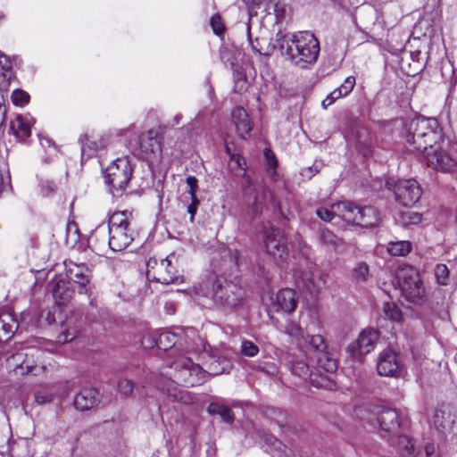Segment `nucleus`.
<instances>
[{
	"mask_svg": "<svg viewBox=\"0 0 457 457\" xmlns=\"http://www.w3.org/2000/svg\"><path fill=\"white\" fill-rule=\"evenodd\" d=\"M41 191L45 195H48L53 193L55 189V185L53 181L50 180H43L40 183Z\"/></svg>",
	"mask_w": 457,
	"mask_h": 457,
	"instance_id": "obj_56",
	"label": "nucleus"
},
{
	"mask_svg": "<svg viewBox=\"0 0 457 457\" xmlns=\"http://www.w3.org/2000/svg\"><path fill=\"white\" fill-rule=\"evenodd\" d=\"M412 249V245L410 241H392L388 243L387 251L394 256H405Z\"/></svg>",
	"mask_w": 457,
	"mask_h": 457,
	"instance_id": "obj_34",
	"label": "nucleus"
},
{
	"mask_svg": "<svg viewBox=\"0 0 457 457\" xmlns=\"http://www.w3.org/2000/svg\"><path fill=\"white\" fill-rule=\"evenodd\" d=\"M435 276L440 285L445 286L449 280V270L445 264H437L435 268Z\"/></svg>",
	"mask_w": 457,
	"mask_h": 457,
	"instance_id": "obj_41",
	"label": "nucleus"
},
{
	"mask_svg": "<svg viewBox=\"0 0 457 457\" xmlns=\"http://www.w3.org/2000/svg\"><path fill=\"white\" fill-rule=\"evenodd\" d=\"M263 245L267 254L272 257L277 265L287 262L289 251L284 231L279 228L270 227L262 235Z\"/></svg>",
	"mask_w": 457,
	"mask_h": 457,
	"instance_id": "obj_10",
	"label": "nucleus"
},
{
	"mask_svg": "<svg viewBox=\"0 0 457 457\" xmlns=\"http://www.w3.org/2000/svg\"><path fill=\"white\" fill-rule=\"evenodd\" d=\"M176 261L177 258L174 253L160 261L155 258H150L146 262L147 278L165 285L182 282V277L178 274L174 265Z\"/></svg>",
	"mask_w": 457,
	"mask_h": 457,
	"instance_id": "obj_9",
	"label": "nucleus"
},
{
	"mask_svg": "<svg viewBox=\"0 0 457 457\" xmlns=\"http://www.w3.org/2000/svg\"><path fill=\"white\" fill-rule=\"evenodd\" d=\"M5 118H6V112H2V109H0V129L4 124Z\"/></svg>",
	"mask_w": 457,
	"mask_h": 457,
	"instance_id": "obj_62",
	"label": "nucleus"
},
{
	"mask_svg": "<svg viewBox=\"0 0 457 457\" xmlns=\"http://www.w3.org/2000/svg\"><path fill=\"white\" fill-rule=\"evenodd\" d=\"M396 441L392 440V445H395L398 452L403 457H417V451L414 444L407 436H396Z\"/></svg>",
	"mask_w": 457,
	"mask_h": 457,
	"instance_id": "obj_31",
	"label": "nucleus"
},
{
	"mask_svg": "<svg viewBox=\"0 0 457 457\" xmlns=\"http://www.w3.org/2000/svg\"><path fill=\"white\" fill-rule=\"evenodd\" d=\"M90 270L83 263L72 264L68 269V277L71 281L79 285V292L80 294L87 293V285L90 280Z\"/></svg>",
	"mask_w": 457,
	"mask_h": 457,
	"instance_id": "obj_24",
	"label": "nucleus"
},
{
	"mask_svg": "<svg viewBox=\"0 0 457 457\" xmlns=\"http://www.w3.org/2000/svg\"><path fill=\"white\" fill-rule=\"evenodd\" d=\"M263 445L262 447L266 452L270 453L272 457L287 456L291 452L287 445L280 440L270 434H263L262 436Z\"/></svg>",
	"mask_w": 457,
	"mask_h": 457,
	"instance_id": "obj_28",
	"label": "nucleus"
},
{
	"mask_svg": "<svg viewBox=\"0 0 457 457\" xmlns=\"http://www.w3.org/2000/svg\"><path fill=\"white\" fill-rule=\"evenodd\" d=\"M220 59L223 62L228 63L231 68L235 66L234 59L231 57V51L228 47H224L220 53Z\"/></svg>",
	"mask_w": 457,
	"mask_h": 457,
	"instance_id": "obj_53",
	"label": "nucleus"
},
{
	"mask_svg": "<svg viewBox=\"0 0 457 457\" xmlns=\"http://www.w3.org/2000/svg\"><path fill=\"white\" fill-rule=\"evenodd\" d=\"M342 93L337 89H334L327 97L322 101L321 105L324 109L331 105L336 100L343 97Z\"/></svg>",
	"mask_w": 457,
	"mask_h": 457,
	"instance_id": "obj_50",
	"label": "nucleus"
},
{
	"mask_svg": "<svg viewBox=\"0 0 457 457\" xmlns=\"http://www.w3.org/2000/svg\"><path fill=\"white\" fill-rule=\"evenodd\" d=\"M18 328V322L10 311L0 310V341L6 340Z\"/></svg>",
	"mask_w": 457,
	"mask_h": 457,
	"instance_id": "obj_29",
	"label": "nucleus"
},
{
	"mask_svg": "<svg viewBox=\"0 0 457 457\" xmlns=\"http://www.w3.org/2000/svg\"><path fill=\"white\" fill-rule=\"evenodd\" d=\"M264 157H265L268 167L270 169L275 170L278 166V161H277V158H276L274 153L271 150L266 148L264 150Z\"/></svg>",
	"mask_w": 457,
	"mask_h": 457,
	"instance_id": "obj_51",
	"label": "nucleus"
},
{
	"mask_svg": "<svg viewBox=\"0 0 457 457\" xmlns=\"http://www.w3.org/2000/svg\"><path fill=\"white\" fill-rule=\"evenodd\" d=\"M182 120V115L181 114H176L174 117H173V122H172V126H175V125H178L180 123Z\"/></svg>",
	"mask_w": 457,
	"mask_h": 457,
	"instance_id": "obj_61",
	"label": "nucleus"
},
{
	"mask_svg": "<svg viewBox=\"0 0 457 457\" xmlns=\"http://www.w3.org/2000/svg\"><path fill=\"white\" fill-rule=\"evenodd\" d=\"M185 347L187 353H197L205 348L204 340L196 334L194 328H188L185 333Z\"/></svg>",
	"mask_w": 457,
	"mask_h": 457,
	"instance_id": "obj_32",
	"label": "nucleus"
},
{
	"mask_svg": "<svg viewBox=\"0 0 457 457\" xmlns=\"http://www.w3.org/2000/svg\"><path fill=\"white\" fill-rule=\"evenodd\" d=\"M178 338L179 336L176 333L164 331L159 335L156 345L160 349L167 351L176 345Z\"/></svg>",
	"mask_w": 457,
	"mask_h": 457,
	"instance_id": "obj_37",
	"label": "nucleus"
},
{
	"mask_svg": "<svg viewBox=\"0 0 457 457\" xmlns=\"http://www.w3.org/2000/svg\"><path fill=\"white\" fill-rule=\"evenodd\" d=\"M294 276L296 285L311 295L318 294L326 283L321 274L315 275L311 271H295Z\"/></svg>",
	"mask_w": 457,
	"mask_h": 457,
	"instance_id": "obj_21",
	"label": "nucleus"
},
{
	"mask_svg": "<svg viewBox=\"0 0 457 457\" xmlns=\"http://www.w3.org/2000/svg\"><path fill=\"white\" fill-rule=\"evenodd\" d=\"M240 352L244 356L254 357L259 353V347L253 342L243 339L241 341Z\"/></svg>",
	"mask_w": 457,
	"mask_h": 457,
	"instance_id": "obj_40",
	"label": "nucleus"
},
{
	"mask_svg": "<svg viewBox=\"0 0 457 457\" xmlns=\"http://www.w3.org/2000/svg\"><path fill=\"white\" fill-rule=\"evenodd\" d=\"M139 148L142 158L149 162H156L162 159V145L156 132L149 130L142 134L139 139Z\"/></svg>",
	"mask_w": 457,
	"mask_h": 457,
	"instance_id": "obj_18",
	"label": "nucleus"
},
{
	"mask_svg": "<svg viewBox=\"0 0 457 457\" xmlns=\"http://www.w3.org/2000/svg\"><path fill=\"white\" fill-rule=\"evenodd\" d=\"M319 240L328 252L339 253L344 252L346 248L345 242L328 228L320 230Z\"/></svg>",
	"mask_w": 457,
	"mask_h": 457,
	"instance_id": "obj_26",
	"label": "nucleus"
},
{
	"mask_svg": "<svg viewBox=\"0 0 457 457\" xmlns=\"http://www.w3.org/2000/svg\"><path fill=\"white\" fill-rule=\"evenodd\" d=\"M232 121L236 126L237 132L241 137H245L252 129V121L245 109L236 107L232 112Z\"/></svg>",
	"mask_w": 457,
	"mask_h": 457,
	"instance_id": "obj_30",
	"label": "nucleus"
},
{
	"mask_svg": "<svg viewBox=\"0 0 457 457\" xmlns=\"http://www.w3.org/2000/svg\"><path fill=\"white\" fill-rule=\"evenodd\" d=\"M427 7L437 11L441 8V0H428Z\"/></svg>",
	"mask_w": 457,
	"mask_h": 457,
	"instance_id": "obj_59",
	"label": "nucleus"
},
{
	"mask_svg": "<svg viewBox=\"0 0 457 457\" xmlns=\"http://www.w3.org/2000/svg\"><path fill=\"white\" fill-rule=\"evenodd\" d=\"M210 285H212V289L204 293L207 297L229 308L236 307L239 303L242 298V290L237 284L227 281L223 278H211L204 283V287L207 288Z\"/></svg>",
	"mask_w": 457,
	"mask_h": 457,
	"instance_id": "obj_7",
	"label": "nucleus"
},
{
	"mask_svg": "<svg viewBox=\"0 0 457 457\" xmlns=\"http://www.w3.org/2000/svg\"><path fill=\"white\" fill-rule=\"evenodd\" d=\"M386 186L388 188L393 187L396 201L406 207L416 204L422 195L420 186L412 179H400L396 182L389 179L386 182Z\"/></svg>",
	"mask_w": 457,
	"mask_h": 457,
	"instance_id": "obj_12",
	"label": "nucleus"
},
{
	"mask_svg": "<svg viewBox=\"0 0 457 457\" xmlns=\"http://www.w3.org/2000/svg\"><path fill=\"white\" fill-rule=\"evenodd\" d=\"M381 436L387 440H393L399 434L400 422L395 410L385 408L378 417Z\"/></svg>",
	"mask_w": 457,
	"mask_h": 457,
	"instance_id": "obj_17",
	"label": "nucleus"
},
{
	"mask_svg": "<svg viewBox=\"0 0 457 457\" xmlns=\"http://www.w3.org/2000/svg\"><path fill=\"white\" fill-rule=\"evenodd\" d=\"M453 423V416L448 409H437L430 421L431 427L441 436L451 433Z\"/></svg>",
	"mask_w": 457,
	"mask_h": 457,
	"instance_id": "obj_23",
	"label": "nucleus"
},
{
	"mask_svg": "<svg viewBox=\"0 0 457 457\" xmlns=\"http://www.w3.org/2000/svg\"><path fill=\"white\" fill-rule=\"evenodd\" d=\"M133 169L128 157L117 158L104 170V181L112 195L121 194L132 177Z\"/></svg>",
	"mask_w": 457,
	"mask_h": 457,
	"instance_id": "obj_8",
	"label": "nucleus"
},
{
	"mask_svg": "<svg viewBox=\"0 0 457 457\" xmlns=\"http://www.w3.org/2000/svg\"><path fill=\"white\" fill-rule=\"evenodd\" d=\"M420 52H417V53L412 52V53H411V55L412 60H413V61H417V62H419V61H420V60H419V55H420Z\"/></svg>",
	"mask_w": 457,
	"mask_h": 457,
	"instance_id": "obj_63",
	"label": "nucleus"
},
{
	"mask_svg": "<svg viewBox=\"0 0 457 457\" xmlns=\"http://www.w3.org/2000/svg\"><path fill=\"white\" fill-rule=\"evenodd\" d=\"M77 336V331L75 329H67L61 333L58 337V341L61 343H66L72 341Z\"/></svg>",
	"mask_w": 457,
	"mask_h": 457,
	"instance_id": "obj_52",
	"label": "nucleus"
},
{
	"mask_svg": "<svg viewBox=\"0 0 457 457\" xmlns=\"http://www.w3.org/2000/svg\"><path fill=\"white\" fill-rule=\"evenodd\" d=\"M66 287V282L63 280H59L55 283V285L53 287L52 292L53 295L55 299L60 298L61 300H65L69 297V293H66V295H63V293L62 290Z\"/></svg>",
	"mask_w": 457,
	"mask_h": 457,
	"instance_id": "obj_47",
	"label": "nucleus"
},
{
	"mask_svg": "<svg viewBox=\"0 0 457 457\" xmlns=\"http://www.w3.org/2000/svg\"><path fill=\"white\" fill-rule=\"evenodd\" d=\"M421 220L420 213L410 210L400 212L396 218V221L404 227L417 225L421 222Z\"/></svg>",
	"mask_w": 457,
	"mask_h": 457,
	"instance_id": "obj_38",
	"label": "nucleus"
},
{
	"mask_svg": "<svg viewBox=\"0 0 457 457\" xmlns=\"http://www.w3.org/2000/svg\"><path fill=\"white\" fill-rule=\"evenodd\" d=\"M118 388L122 395H129L132 393L134 385L133 382L129 379L120 378L118 382Z\"/></svg>",
	"mask_w": 457,
	"mask_h": 457,
	"instance_id": "obj_48",
	"label": "nucleus"
},
{
	"mask_svg": "<svg viewBox=\"0 0 457 457\" xmlns=\"http://www.w3.org/2000/svg\"><path fill=\"white\" fill-rule=\"evenodd\" d=\"M427 165L436 171L453 174L457 172V162L441 145L423 154Z\"/></svg>",
	"mask_w": 457,
	"mask_h": 457,
	"instance_id": "obj_13",
	"label": "nucleus"
},
{
	"mask_svg": "<svg viewBox=\"0 0 457 457\" xmlns=\"http://www.w3.org/2000/svg\"><path fill=\"white\" fill-rule=\"evenodd\" d=\"M207 411L211 414H217L220 418L228 422L231 423L234 420V415L230 408L218 403H212L208 405Z\"/></svg>",
	"mask_w": 457,
	"mask_h": 457,
	"instance_id": "obj_36",
	"label": "nucleus"
},
{
	"mask_svg": "<svg viewBox=\"0 0 457 457\" xmlns=\"http://www.w3.org/2000/svg\"><path fill=\"white\" fill-rule=\"evenodd\" d=\"M132 216L125 211L113 212L108 220V246L113 252L126 249L133 241Z\"/></svg>",
	"mask_w": 457,
	"mask_h": 457,
	"instance_id": "obj_5",
	"label": "nucleus"
},
{
	"mask_svg": "<svg viewBox=\"0 0 457 457\" xmlns=\"http://www.w3.org/2000/svg\"><path fill=\"white\" fill-rule=\"evenodd\" d=\"M369 275V267L365 262H360L353 270V276L358 280H367Z\"/></svg>",
	"mask_w": 457,
	"mask_h": 457,
	"instance_id": "obj_46",
	"label": "nucleus"
},
{
	"mask_svg": "<svg viewBox=\"0 0 457 457\" xmlns=\"http://www.w3.org/2000/svg\"><path fill=\"white\" fill-rule=\"evenodd\" d=\"M98 393L95 388H83L74 397V406L80 411H87L98 403Z\"/></svg>",
	"mask_w": 457,
	"mask_h": 457,
	"instance_id": "obj_27",
	"label": "nucleus"
},
{
	"mask_svg": "<svg viewBox=\"0 0 457 457\" xmlns=\"http://www.w3.org/2000/svg\"><path fill=\"white\" fill-rule=\"evenodd\" d=\"M379 337L380 333L378 329L365 328L360 333L358 338L348 345L347 350L353 358H360L375 349Z\"/></svg>",
	"mask_w": 457,
	"mask_h": 457,
	"instance_id": "obj_14",
	"label": "nucleus"
},
{
	"mask_svg": "<svg viewBox=\"0 0 457 457\" xmlns=\"http://www.w3.org/2000/svg\"><path fill=\"white\" fill-rule=\"evenodd\" d=\"M211 27L217 36H220L223 34L225 26L222 22L221 17L219 14H214L211 17Z\"/></svg>",
	"mask_w": 457,
	"mask_h": 457,
	"instance_id": "obj_44",
	"label": "nucleus"
},
{
	"mask_svg": "<svg viewBox=\"0 0 457 457\" xmlns=\"http://www.w3.org/2000/svg\"><path fill=\"white\" fill-rule=\"evenodd\" d=\"M278 329L288 336L291 342L295 345L297 349L303 353L309 360H314L319 368L325 371L332 373L337 368L336 359L330 358L326 352L327 345L320 335L310 336L295 321L287 320L285 324L278 325Z\"/></svg>",
	"mask_w": 457,
	"mask_h": 457,
	"instance_id": "obj_3",
	"label": "nucleus"
},
{
	"mask_svg": "<svg viewBox=\"0 0 457 457\" xmlns=\"http://www.w3.org/2000/svg\"><path fill=\"white\" fill-rule=\"evenodd\" d=\"M205 368L195 363L192 357L180 354L172 361L168 368L173 370L174 379H167L158 384V388L172 402L189 404L193 403V396L187 390L179 387L195 386L205 380L206 375L212 376L228 373L232 368L231 361L222 355H210L204 362Z\"/></svg>",
	"mask_w": 457,
	"mask_h": 457,
	"instance_id": "obj_1",
	"label": "nucleus"
},
{
	"mask_svg": "<svg viewBox=\"0 0 457 457\" xmlns=\"http://www.w3.org/2000/svg\"><path fill=\"white\" fill-rule=\"evenodd\" d=\"M403 296L409 302L419 303L425 297V288L420 272L411 265H401L395 272Z\"/></svg>",
	"mask_w": 457,
	"mask_h": 457,
	"instance_id": "obj_6",
	"label": "nucleus"
},
{
	"mask_svg": "<svg viewBox=\"0 0 457 457\" xmlns=\"http://www.w3.org/2000/svg\"><path fill=\"white\" fill-rule=\"evenodd\" d=\"M305 171H306V172H310V174L308 175V176H309V178H311V177L313 175V174L312 173V167H309Z\"/></svg>",
	"mask_w": 457,
	"mask_h": 457,
	"instance_id": "obj_64",
	"label": "nucleus"
},
{
	"mask_svg": "<svg viewBox=\"0 0 457 457\" xmlns=\"http://www.w3.org/2000/svg\"><path fill=\"white\" fill-rule=\"evenodd\" d=\"M356 140L358 145L363 148H369L371 145V138L367 129H361L356 133Z\"/></svg>",
	"mask_w": 457,
	"mask_h": 457,
	"instance_id": "obj_42",
	"label": "nucleus"
},
{
	"mask_svg": "<svg viewBox=\"0 0 457 457\" xmlns=\"http://www.w3.org/2000/svg\"><path fill=\"white\" fill-rule=\"evenodd\" d=\"M298 304L297 293L291 288H283L270 297V307L275 312H293Z\"/></svg>",
	"mask_w": 457,
	"mask_h": 457,
	"instance_id": "obj_19",
	"label": "nucleus"
},
{
	"mask_svg": "<svg viewBox=\"0 0 457 457\" xmlns=\"http://www.w3.org/2000/svg\"><path fill=\"white\" fill-rule=\"evenodd\" d=\"M347 202H340L332 204L329 208L320 207L317 209L316 213L318 217L324 221H331L335 217H338L343 220L344 211L340 209V212L337 207L342 204H345Z\"/></svg>",
	"mask_w": 457,
	"mask_h": 457,
	"instance_id": "obj_33",
	"label": "nucleus"
},
{
	"mask_svg": "<svg viewBox=\"0 0 457 457\" xmlns=\"http://www.w3.org/2000/svg\"><path fill=\"white\" fill-rule=\"evenodd\" d=\"M340 208L345 212L343 220L347 223L368 228L376 226L380 220L379 212L373 206L359 207L347 202V204L337 207L339 212Z\"/></svg>",
	"mask_w": 457,
	"mask_h": 457,
	"instance_id": "obj_11",
	"label": "nucleus"
},
{
	"mask_svg": "<svg viewBox=\"0 0 457 457\" xmlns=\"http://www.w3.org/2000/svg\"><path fill=\"white\" fill-rule=\"evenodd\" d=\"M383 312L385 315L393 321H399L402 319V312L395 303H385Z\"/></svg>",
	"mask_w": 457,
	"mask_h": 457,
	"instance_id": "obj_39",
	"label": "nucleus"
},
{
	"mask_svg": "<svg viewBox=\"0 0 457 457\" xmlns=\"http://www.w3.org/2000/svg\"><path fill=\"white\" fill-rule=\"evenodd\" d=\"M312 363L304 361H297L292 363L291 371L295 376L303 379H310L311 384L318 388L331 389L333 387L332 381L327 377H323L312 371V368L314 363L313 360H311Z\"/></svg>",
	"mask_w": 457,
	"mask_h": 457,
	"instance_id": "obj_15",
	"label": "nucleus"
},
{
	"mask_svg": "<svg viewBox=\"0 0 457 457\" xmlns=\"http://www.w3.org/2000/svg\"><path fill=\"white\" fill-rule=\"evenodd\" d=\"M444 133L435 118H417L410 121L407 127L406 141L422 154L444 143Z\"/></svg>",
	"mask_w": 457,
	"mask_h": 457,
	"instance_id": "obj_4",
	"label": "nucleus"
},
{
	"mask_svg": "<svg viewBox=\"0 0 457 457\" xmlns=\"http://www.w3.org/2000/svg\"><path fill=\"white\" fill-rule=\"evenodd\" d=\"M276 46L281 54L293 65L301 69H309L314 65L320 54V43L309 31L276 35Z\"/></svg>",
	"mask_w": 457,
	"mask_h": 457,
	"instance_id": "obj_2",
	"label": "nucleus"
},
{
	"mask_svg": "<svg viewBox=\"0 0 457 457\" xmlns=\"http://www.w3.org/2000/svg\"><path fill=\"white\" fill-rule=\"evenodd\" d=\"M111 135L108 133L101 135L85 134L80 137L82 160L89 159L96 154L100 150L104 149L111 143Z\"/></svg>",
	"mask_w": 457,
	"mask_h": 457,
	"instance_id": "obj_16",
	"label": "nucleus"
},
{
	"mask_svg": "<svg viewBox=\"0 0 457 457\" xmlns=\"http://www.w3.org/2000/svg\"><path fill=\"white\" fill-rule=\"evenodd\" d=\"M401 363L397 353L390 349H385L379 353L377 363V370L379 375L385 377H395L400 372Z\"/></svg>",
	"mask_w": 457,
	"mask_h": 457,
	"instance_id": "obj_20",
	"label": "nucleus"
},
{
	"mask_svg": "<svg viewBox=\"0 0 457 457\" xmlns=\"http://www.w3.org/2000/svg\"><path fill=\"white\" fill-rule=\"evenodd\" d=\"M42 353L43 352L40 349L32 347L29 349V352H21L12 355L10 361L15 362L16 369H21V373H24L25 371L26 373L36 374L34 371L37 369V366L33 365L32 361H30L29 358L35 356L38 358Z\"/></svg>",
	"mask_w": 457,
	"mask_h": 457,
	"instance_id": "obj_25",
	"label": "nucleus"
},
{
	"mask_svg": "<svg viewBox=\"0 0 457 457\" xmlns=\"http://www.w3.org/2000/svg\"><path fill=\"white\" fill-rule=\"evenodd\" d=\"M198 204H199V200L197 199V197H195V198H191V203L187 206V212L190 214V220L192 222L194 221V218L196 213Z\"/></svg>",
	"mask_w": 457,
	"mask_h": 457,
	"instance_id": "obj_57",
	"label": "nucleus"
},
{
	"mask_svg": "<svg viewBox=\"0 0 457 457\" xmlns=\"http://www.w3.org/2000/svg\"><path fill=\"white\" fill-rule=\"evenodd\" d=\"M355 86V78L353 76L347 77L345 81L337 87L344 96H348Z\"/></svg>",
	"mask_w": 457,
	"mask_h": 457,
	"instance_id": "obj_45",
	"label": "nucleus"
},
{
	"mask_svg": "<svg viewBox=\"0 0 457 457\" xmlns=\"http://www.w3.org/2000/svg\"><path fill=\"white\" fill-rule=\"evenodd\" d=\"M197 183H198V180L195 176H188L187 178V185L189 187L188 193H189L191 198L196 197L195 190L197 188Z\"/></svg>",
	"mask_w": 457,
	"mask_h": 457,
	"instance_id": "obj_54",
	"label": "nucleus"
},
{
	"mask_svg": "<svg viewBox=\"0 0 457 457\" xmlns=\"http://www.w3.org/2000/svg\"><path fill=\"white\" fill-rule=\"evenodd\" d=\"M53 400V395L46 389H41L36 392L35 401L39 404L49 403Z\"/></svg>",
	"mask_w": 457,
	"mask_h": 457,
	"instance_id": "obj_49",
	"label": "nucleus"
},
{
	"mask_svg": "<svg viewBox=\"0 0 457 457\" xmlns=\"http://www.w3.org/2000/svg\"><path fill=\"white\" fill-rule=\"evenodd\" d=\"M436 446L433 443H427L424 446V453L417 452V457H435Z\"/></svg>",
	"mask_w": 457,
	"mask_h": 457,
	"instance_id": "obj_55",
	"label": "nucleus"
},
{
	"mask_svg": "<svg viewBox=\"0 0 457 457\" xmlns=\"http://www.w3.org/2000/svg\"><path fill=\"white\" fill-rule=\"evenodd\" d=\"M12 100L15 105H25L29 103V96L21 89H15L12 94Z\"/></svg>",
	"mask_w": 457,
	"mask_h": 457,
	"instance_id": "obj_43",
	"label": "nucleus"
},
{
	"mask_svg": "<svg viewBox=\"0 0 457 457\" xmlns=\"http://www.w3.org/2000/svg\"><path fill=\"white\" fill-rule=\"evenodd\" d=\"M9 68H10V65H9L6 58L4 59V61H3L0 58V76H4V71H7Z\"/></svg>",
	"mask_w": 457,
	"mask_h": 457,
	"instance_id": "obj_60",
	"label": "nucleus"
},
{
	"mask_svg": "<svg viewBox=\"0 0 457 457\" xmlns=\"http://www.w3.org/2000/svg\"><path fill=\"white\" fill-rule=\"evenodd\" d=\"M105 227L104 225H99L94 231L91 232L88 238V244L93 247L94 250L98 251L102 245H105Z\"/></svg>",
	"mask_w": 457,
	"mask_h": 457,
	"instance_id": "obj_35",
	"label": "nucleus"
},
{
	"mask_svg": "<svg viewBox=\"0 0 457 457\" xmlns=\"http://www.w3.org/2000/svg\"><path fill=\"white\" fill-rule=\"evenodd\" d=\"M34 120L29 115H16L10 121L9 132L19 141L25 142L31 134V124Z\"/></svg>",
	"mask_w": 457,
	"mask_h": 457,
	"instance_id": "obj_22",
	"label": "nucleus"
},
{
	"mask_svg": "<svg viewBox=\"0 0 457 457\" xmlns=\"http://www.w3.org/2000/svg\"><path fill=\"white\" fill-rule=\"evenodd\" d=\"M5 95L6 90L0 86V109L4 112H6Z\"/></svg>",
	"mask_w": 457,
	"mask_h": 457,
	"instance_id": "obj_58",
	"label": "nucleus"
}]
</instances>
